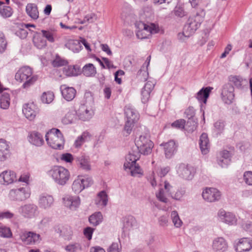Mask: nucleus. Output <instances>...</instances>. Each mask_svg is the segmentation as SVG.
I'll return each mask as SVG.
<instances>
[{"label":"nucleus","mask_w":252,"mask_h":252,"mask_svg":"<svg viewBox=\"0 0 252 252\" xmlns=\"http://www.w3.org/2000/svg\"><path fill=\"white\" fill-rule=\"evenodd\" d=\"M46 174L55 184L62 186L66 185L70 177L69 170L64 167L59 165L52 166L46 172Z\"/></svg>","instance_id":"nucleus-1"},{"label":"nucleus","mask_w":252,"mask_h":252,"mask_svg":"<svg viewBox=\"0 0 252 252\" xmlns=\"http://www.w3.org/2000/svg\"><path fill=\"white\" fill-rule=\"evenodd\" d=\"M17 81L23 83L22 87L27 89L32 85L38 79V76L33 74L32 69L29 66L19 68L15 75Z\"/></svg>","instance_id":"nucleus-2"},{"label":"nucleus","mask_w":252,"mask_h":252,"mask_svg":"<svg viewBox=\"0 0 252 252\" xmlns=\"http://www.w3.org/2000/svg\"><path fill=\"white\" fill-rule=\"evenodd\" d=\"M48 145L53 149L61 150L63 148L64 139L63 134L57 128H52L45 135Z\"/></svg>","instance_id":"nucleus-3"},{"label":"nucleus","mask_w":252,"mask_h":252,"mask_svg":"<svg viewBox=\"0 0 252 252\" xmlns=\"http://www.w3.org/2000/svg\"><path fill=\"white\" fill-rule=\"evenodd\" d=\"M135 26L136 36L141 39L148 38L152 34L157 33L159 31L158 26L153 23L146 24L139 21L135 23Z\"/></svg>","instance_id":"nucleus-4"},{"label":"nucleus","mask_w":252,"mask_h":252,"mask_svg":"<svg viewBox=\"0 0 252 252\" xmlns=\"http://www.w3.org/2000/svg\"><path fill=\"white\" fill-rule=\"evenodd\" d=\"M135 144L138 152L144 155L151 154L154 147L153 142L150 139L147 134L141 135L135 138Z\"/></svg>","instance_id":"nucleus-5"},{"label":"nucleus","mask_w":252,"mask_h":252,"mask_svg":"<svg viewBox=\"0 0 252 252\" xmlns=\"http://www.w3.org/2000/svg\"><path fill=\"white\" fill-rule=\"evenodd\" d=\"M94 183L92 178L88 175H79L73 181L71 189L75 194H79L84 189L91 187Z\"/></svg>","instance_id":"nucleus-6"},{"label":"nucleus","mask_w":252,"mask_h":252,"mask_svg":"<svg viewBox=\"0 0 252 252\" xmlns=\"http://www.w3.org/2000/svg\"><path fill=\"white\" fill-rule=\"evenodd\" d=\"M204 13H196L195 15L190 16L187 23L184 26L186 32L189 33L192 35L200 26L204 20Z\"/></svg>","instance_id":"nucleus-7"},{"label":"nucleus","mask_w":252,"mask_h":252,"mask_svg":"<svg viewBox=\"0 0 252 252\" xmlns=\"http://www.w3.org/2000/svg\"><path fill=\"white\" fill-rule=\"evenodd\" d=\"M18 213L25 219H32L39 214L38 207L33 203H27L21 205L18 208Z\"/></svg>","instance_id":"nucleus-8"},{"label":"nucleus","mask_w":252,"mask_h":252,"mask_svg":"<svg viewBox=\"0 0 252 252\" xmlns=\"http://www.w3.org/2000/svg\"><path fill=\"white\" fill-rule=\"evenodd\" d=\"M179 176L186 180H191L195 173V168L191 165L181 163L176 166Z\"/></svg>","instance_id":"nucleus-9"},{"label":"nucleus","mask_w":252,"mask_h":252,"mask_svg":"<svg viewBox=\"0 0 252 252\" xmlns=\"http://www.w3.org/2000/svg\"><path fill=\"white\" fill-rule=\"evenodd\" d=\"M30 192L26 188L11 189L9 193L10 198L14 201H23L30 197Z\"/></svg>","instance_id":"nucleus-10"},{"label":"nucleus","mask_w":252,"mask_h":252,"mask_svg":"<svg viewBox=\"0 0 252 252\" xmlns=\"http://www.w3.org/2000/svg\"><path fill=\"white\" fill-rule=\"evenodd\" d=\"M76 115L79 119L83 121H89L94 115L92 107L88 103L81 104L76 111Z\"/></svg>","instance_id":"nucleus-11"},{"label":"nucleus","mask_w":252,"mask_h":252,"mask_svg":"<svg viewBox=\"0 0 252 252\" xmlns=\"http://www.w3.org/2000/svg\"><path fill=\"white\" fill-rule=\"evenodd\" d=\"M217 217L220 221L229 225H235L237 224V219L236 216L234 214L226 212L222 209L218 211Z\"/></svg>","instance_id":"nucleus-12"},{"label":"nucleus","mask_w":252,"mask_h":252,"mask_svg":"<svg viewBox=\"0 0 252 252\" xmlns=\"http://www.w3.org/2000/svg\"><path fill=\"white\" fill-rule=\"evenodd\" d=\"M221 194L217 189L214 188H206L202 193L203 198L209 202L217 201L220 199Z\"/></svg>","instance_id":"nucleus-13"},{"label":"nucleus","mask_w":252,"mask_h":252,"mask_svg":"<svg viewBox=\"0 0 252 252\" xmlns=\"http://www.w3.org/2000/svg\"><path fill=\"white\" fill-rule=\"evenodd\" d=\"M234 89L230 84H226L222 87L221 96L223 101L227 104L232 103L234 98Z\"/></svg>","instance_id":"nucleus-14"},{"label":"nucleus","mask_w":252,"mask_h":252,"mask_svg":"<svg viewBox=\"0 0 252 252\" xmlns=\"http://www.w3.org/2000/svg\"><path fill=\"white\" fill-rule=\"evenodd\" d=\"M22 111L26 118L30 121L33 120L38 113L37 108L33 103L25 104Z\"/></svg>","instance_id":"nucleus-15"},{"label":"nucleus","mask_w":252,"mask_h":252,"mask_svg":"<svg viewBox=\"0 0 252 252\" xmlns=\"http://www.w3.org/2000/svg\"><path fill=\"white\" fill-rule=\"evenodd\" d=\"M27 139L30 144L36 147H41L44 143L43 135L36 131L30 132Z\"/></svg>","instance_id":"nucleus-16"},{"label":"nucleus","mask_w":252,"mask_h":252,"mask_svg":"<svg viewBox=\"0 0 252 252\" xmlns=\"http://www.w3.org/2000/svg\"><path fill=\"white\" fill-rule=\"evenodd\" d=\"M231 155L225 150L220 151L217 156V163L222 168L227 167L231 161Z\"/></svg>","instance_id":"nucleus-17"},{"label":"nucleus","mask_w":252,"mask_h":252,"mask_svg":"<svg viewBox=\"0 0 252 252\" xmlns=\"http://www.w3.org/2000/svg\"><path fill=\"white\" fill-rule=\"evenodd\" d=\"M54 199L53 197L47 194L40 195L38 199V205L41 209L48 210L53 205Z\"/></svg>","instance_id":"nucleus-18"},{"label":"nucleus","mask_w":252,"mask_h":252,"mask_svg":"<svg viewBox=\"0 0 252 252\" xmlns=\"http://www.w3.org/2000/svg\"><path fill=\"white\" fill-rule=\"evenodd\" d=\"M64 205L71 210H76L80 206V198L78 196L68 195L63 198Z\"/></svg>","instance_id":"nucleus-19"},{"label":"nucleus","mask_w":252,"mask_h":252,"mask_svg":"<svg viewBox=\"0 0 252 252\" xmlns=\"http://www.w3.org/2000/svg\"><path fill=\"white\" fill-rule=\"evenodd\" d=\"M237 252H245L252 249L251 240L248 238H242L238 240L235 245Z\"/></svg>","instance_id":"nucleus-20"},{"label":"nucleus","mask_w":252,"mask_h":252,"mask_svg":"<svg viewBox=\"0 0 252 252\" xmlns=\"http://www.w3.org/2000/svg\"><path fill=\"white\" fill-rule=\"evenodd\" d=\"M163 146L165 157L167 158H171L177 151V145L174 140H171L166 143H162L160 145Z\"/></svg>","instance_id":"nucleus-21"},{"label":"nucleus","mask_w":252,"mask_h":252,"mask_svg":"<svg viewBox=\"0 0 252 252\" xmlns=\"http://www.w3.org/2000/svg\"><path fill=\"white\" fill-rule=\"evenodd\" d=\"M16 176L11 170H5L0 174V182L3 184H10L16 181Z\"/></svg>","instance_id":"nucleus-22"},{"label":"nucleus","mask_w":252,"mask_h":252,"mask_svg":"<svg viewBox=\"0 0 252 252\" xmlns=\"http://www.w3.org/2000/svg\"><path fill=\"white\" fill-rule=\"evenodd\" d=\"M60 90L63 97L68 101L72 100L75 96L76 91L73 87L62 85L60 87Z\"/></svg>","instance_id":"nucleus-23"},{"label":"nucleus","mask_w":252,"mask_h":252,"mask_svg":"<svg viewBox=\"0 0 252 252\" xmlns=\"http://www.w3.org/2000/svg\"><path fill=\"white\" fill-rule=\"evenodd\" d=\"M227 247V243L222 237H218L213 242L212 248L216 252H224L226 251Z\"/></svg>","instance_id":"nucleus-24"},{"label":"nucleus","mask_w":252,"mask_h":252,"mask_svg":"<svg viewBox=\"0 0 252 252\" xmlns=\"http://www.w3.org/2000/svg\"><path fill=\"white\" fill-rule=\"evenodd\" d=\"M199 144L200 149L202 154L206 155L209 153L210 145L208 135L206 133H203L201 135L199 139Z\"/></svg>","instance_id":"nucleus-25"},{"label":"nucleus","mask_w":252,"mask_h":252,"mask_svg":"<svg viewBox=\"0 0 252 252\" xmlns=\"http://www.w3.org/2000/svg\"><path fill=\"white\" fill-rule=\"evenodd\" d=\"M140 158V153L137 152H129L126 157V161L124 167L126 170L127 167H132V165L137 164L136 161Z\"/></svg>","instance_id":"nucleus-26"},{"label":"nucleus","mask_w":252,"mask_h":252,"mask_svg":"<svg viewBox=\"0 0 252 252\" xmlns=\"http://www.w3.org/2000/svg\"><path fill=\"white\" fill-rule=\"evenodd\" d=\"M125 114L126 120L136 122L139 118L137 111L132 106L127 105L125 107Z\"/></svg>","instance_id":"nucleus-27"},{"label":"nucleus","mask_w":252,"mask_h":252,"mask_svg":"<svg viewBox=\"0 0 252 252\" xmlns=\"http://www.w3.org/2000/svg\"><path fill=\"white\" fill-rule=\"evenodd\" d=\"M77 164L82 170L89 171L91 170L90 159L89 157L82 155L77 158Z\"/></svg>","instance_id":"nucleus-28"},{"label":"nucleus","mask_w":252,"mask_h":252,"mask_svg":"<svg viewBox=\"0 0 252 252\" xmlns=\"http://www.w3.org/2000/svg\"><path fill=\"white\" fill-rule=\"evenodd\" d=\"M27 15L32 20H37L39 17V11L37 6L33 3H28L26 6Z\"/></svg>","instance_id":"nucleus-29"},{"label":"nucleus","mask_w":252,"mask_h":252,"mask_svg":"<svg viewBox=\"0 0 252 252\" xmlns=\"http://www.w3.org/2000/svg\"><path fill=\"white\" fill-rule=\"evenodd\" d=\"M212 87H206L202 88L196 95V98L200 102L206 104L207 99L208 98L211 90Z\"/></svg>","instance_id":"nucleus-30"},{"label":"nucleus","mask_w":252,"mask_h":252,"mask_svg":"<svg viewBox=\"0 0 252 252\" xmlns=\"http://www.w3.org/2000/svg\"><path fill=\"white\" fill-rule=\"evenodd\" d=\"M32 40L34 45L38 49H42L47 45L46 40L40 32H36L33 35Z\"/></svg>","instance_id":"nucleus-31"},{"label":"nucleus","mask_w":252,"mask_h":252,"mask_svg":"<svg viewBox=\"0 0 252 252\" xmlns=\"http://www.w3.org/2000/svg\"><path fill=\"white\" fill-rule=\"evenodd\" d=\"M137 226V221L134 217L128 216L126 217L124 220V231L126 232L132 229Z\"/></svg>","instance_id":"nucleus-32"},{"label":"nucleus","mask_w":252,"mask_h":252,"mask_svg":"<svg viewBox=\"0 0 252 252\" xmlns=\"http://www.w3.org/2000/svg\"><path fill=\"white\" fill-rule=\"evenodd\" d=\"M65 46L74 53H78L82 49L80 41L78 40L69 39L65 44Z\"/></svg>","instance_id":"nucleus-33"},{"label":"nucleus","mask_w":252,"mask_h":252,"mask_svg":"<svg viewBox=\"0 0 252 252\" xmlns=\"http://www.w3.org/2000/svg\"><path fill=\"white\" fill-rule=\"evenodd\" d=\"M108 202V196L105 191L99 192L95 199V203L98 207H105Z\"/></svg>","instance_id":"nucleus-34"},{"label":"nucleus","mask_w":252,"mask_h":252,"mask_svg":"<svg viewBox=\"0 0 252 252\" xmlns=\"http://www.w3.org/2000/svg\"><path fill=\"white\" fill-rule=\"evenodd\" d=\"M57 233L64 239L70 240L72 235V231L70 227L68 226H63L56 230Z\"/></svg>","instance_id":"nucleus-35"},{"label":"nucleus","mask_w":252,"mask_h":252,"mask_svg":"<svg viewBox=\"0 0 252 252\" xmlns=\"http://www.w3.org/2000/svg\"><path fill=\"white\" fill-rule=\"evenodd\" d=\"M91 135L89 132L85 131L82 134L79 136L75 140L74 145L76 148H80L86 142L88 141L91 139Z\"/></svg>","instance_id":"nucleus-36"},{"label":"nucleus","mask_w":252,"mask_h":252,"mask_svg":"<svg viewBox=\"0 0 252 252\" xmlns=\"http://www.w3.org/2000/svg\"><path fill=\"white\" fill-rule=\"evenodd\" d=\"M80 68L75 65H67L63 67V73L66 76H75L79 74Z\"/></svg>","instance_id":"nucleus-37"},{"label":"nucleus","mask_w":252,"mask_h":252,"mask_svg":"<svg viewBox=\"0 0 252 252\" xmlns=\"http://www.w3.org/2000/svg\"><path fill=\"white\" fill-rule=\"evenodd\" d=\"M10 103L9 94L4 92L1 94L0 97V107L3 109H7L9 108Z\"/></svg>","instance_id":"nucleus-38"},{"label":"nucleus","mask_w":252,"mask_h":252,"mask_svg":"<svg viewBox=\"0 0 252 252\" xmlns=\"http://www.w3.org/2000/svg\"><path fill=\"white\" fill-rule=\"evenodd\" d=\"M82 72L86 76L92 77L96 74V70L93 64L88 63L83 67Z\"/></svg>","instance_id":"nucleus-39"},{"label":"nucleus","mask_w":252,"mask_h":252,"mask_svg":"<svg viewBox=\"0 0 252 252\" xmlns=\"http://www.w3.org/2000/svg\"><path fill=\"white\" fill-rule=\"evenodd\" d=\"M76 112L71 110L68 111L62 119V123L63 125H69L73 123L76 119Z\"/></svg>","instance_id":"nucleus-40"},{"label":"nucleus","mask_w":252,"mask_h":252,"mask_svg":"<svg viewBox=\"0 0 252 252\" xmlns=\"http://www.w3.org/2000/svg\"><path fill=\"white\" fill-rule=\"evenodd\" d=\"M160 186L158 190L156 192V197L159 201L167 203L169 201L167 197L169 195L164 190L161 184H160Z\"/></svg>","instance_id":"nucleus-41"},{"label":"nucleus","mask_w":252,"mask_h":252,"mask_svg":"<svg viewBox=\"0 0 252 252\" xmlns=\"http://www.w3.org/2000/svg\"><path fill=\"white\" fill-rule=\"evenodd\" d=\"M103 220L102 215L101 212H97L92 214L89 217L90 222L94 226H97L100 224Z\"/></svg>","instance_id":"nucleus-42"},{"label":"nucleus","mask_w":252,"mask_h":252,"mask_svg":"<svg viewBox=\"0 0 252 252\" xmlns=\"http://www.w3.org/2000/svg\"><path fill=\"white\" fill-rule=\"evenodd\" d=\"M170 219L176 228H180L183 225V221L180 218L177 211H173L171 212Z\"/></svg>","instance_id":"nucleus-43"},{"label":"nucleus","mask_w":252,"mask_h":252,"mask_svg":"<svg viewBox=\"0 0 252 252\" xmlns=\"http://www.w3.org/2000/svg\"><path fill=\"white\" fill-rule=\"evenodd\" d=\"M41 33L49 42L53 43L55 41L56 33L54 31L42 30L41 31Z\"/></svg>","instance_id":"nucleus-44"},{"label":"nucleus","mask_w":252,"mask_h":252,"mask_svg":"<svg viewBox=\"0 0 252 252\" xmlns=\"http://www.w3.org/2000/svg\"><path fill=\"white\" fill-rule=\"evenodd\" d=\"M186 193V190L184 188H179L175 191H173V193H171V197L177 201H182L183 198L185 196Z\"/></svg>","instance_id":"nucleus-45"},{"label":"nucleus","mask_w":252,"mask_h":252,"mask_svg":"<svg viewBox=\"0 0 252 252\" xmlns=\"http://www.w3.org/2000/svg\"><path fill=\"white\" fill-rule=\"evenodd\" d=\"M12 13V8L10 6L4 5L3 2H2L1 7H0V15L3 18H7L11 17Z\"/></svg>","instance_id":"nucleus-46"},{"label":"nucleus","mask_w":252,"mask_h":252,"mask_svg":"<svg viewBox=\"0 0 252 252\" xmlns=\"http://www.w3.org/2000/svg\"><path fill=\"white\" fill-rule=\"evenodd\" d=\"M224 128V123L223 121L219 120L215 122L214 124V128L213 129V133L216 136L220 135Z\"/></svg>","instance_id":"nucleus-47"},{"label":"nucleus","mask_w":252,"mask_h":252,"mask_svg":"<svg viewBox=\"0 0 252 252\" xmlns=\"http://www.w3.org/2000/svg\"><path fill=\"white\" fill-rule=\"evenodd\" d=\"M54 98V94L52 92L48 91L44 92L41 96V100L43 103L49 104L51 103Z\"/></svg>","instance_id":"nucleus-48"},{"label":"nucleus","mask_w":252,"mask_h":252,"mask_svg":"<svg viewBox=\"0 0 252 252\" xmlns=\"http://www.w3.org/2000/svg\"><path fill=\"white\" fill-rule=\"evenodd\" d=\"M12 236L10 228L6 226H0V237L4 238H10Z\"/></svg>","instance_id":"nucleus-49"},{"label":"nucleus","mask_w":252,"mask_h":252,"mask_svg":"<svg viewBox=\"0 0 252 252\" xmlns=\"http://www.w3.org/2000/svg\"><path fill=\"white\" fill-rule=\"evenodd\" d=\"M68 62L66 60L62 58L58 55H56L55 58L52 61V64L54 67H60L65 65Z\"/></svg>","instance_id":"nucleus-50"},{"label":"nucleus","mask_w":252,"mask_h":252,"mask_svg":"<svg viewBox=\"0 0 252 252\" xmlns=\"http://www.w3.org/2000/svg\"><path fill=\"white\" fill-rule=\"evenodd\" d=\"M229 81L238 88L242 87L244 81L241 77L238 76H230L229 77Z\"/></svg>","instance_id":"nucleus-51"},{"label":"nucleus","mask_w":252,"mask_h":252,"mask_svg":"<svg viewBox=\"0 0 252 252\" xmlns=\"http://www.w3.org/2000/svg\"><path fill=\"white\" fill-rule=\"evenodd\" d=\"M64 249L67 252H78L81 250V246L78 243H71L65 246Z\"/></svg>","instance_id":"nucleus-52"},{"label":"nucleus","mask_w":252,"mask_h":252,"mask_svg":"<svg viewBox=\"0 0 252 252\" xmlns=\"http://www.w3.org/2000/svg\"><path fill=\"white\" fill-rule=\"evenodd\" d=\"M127 169L130 170L132 176H138L143 173L142 169L138 164L132 165V167H127Z\"/></svg>","instance_id":"nucleus-53"},{"label":"nucleus","mask_w":252,"mask_h":252,"mask_svg":"<svg viewBox=\"0 0 252 252\" xmlns=\"http://www.w3.org/2000/svg\"><path fill=\"white\" fill-rule=\"evenodd\" d=\"M29 233V232L21 231L19 234L21 240L25 244L31 245L32 240Z\"/></svg>","instance_id":"nucleus-54"},{"label":"nucleus","mask_w":252,"mask_h":252,"mask_svg":"<svg viewBox=\"0 0 252 252\" xmlns=\"http://www.w3.org/2000/svg\"><path fill=\"white\" fill-rule=\"evenodd\" d=\"M29 235L31 238L32 243L31 244H38L41 240L40 235L38 234L35 233L33 232L29 231Z\"/></svg>","instance_id":"nucleus-55"},{"label":"nucleus","mask_w":252,"mask_h":252,"mask_svg":"<svg viewBox=\"0 0 252 252\" xmlns=\"http://www.w3.org/2000/svg\"><path fill=\"white\" fill-rule=\"evenodd\" d=\"M135 123V122L126 120L124 130L125 132H126L127 135H129L131 132L133 127L134 126V124Z\"/></svg>","instance_id":"nucleus-56"},{"label":"nucleus","mask_w":252,"mask_h":252,"mask_svg":"<svg viewBox=\"0 0 252 252\" xmlns=\"http://www.w3.org/2000/svg\"><path fill=\"white\" fill-rule=\"evenodd\" d=\"M243 179L246 184L252 186V172L246 171L243 174Z\"/></svg>","instance_id":"nucleus-57"},{"label":"nucleus","mask_w":252,"mask_h":252,"mask_svg":"<svg viewBox=\"0 0 252 252\" xmlns=\"http://www.w3.org/2000/svg\"><path fill=\"white\" fill-rule=\"evenodd\" d=\"M162 188L164 190L169 196H171V193L173 192V186L167 181H165L163 183V186Z\"/></svg>","instance_id":"nucleus-58"},{"label":"nucleus","mask_w":252,"mask_h":252,"mask_svg":"<svg viewBox=\"0 0 252 252\" xmlns=\"http://www.w3.org/2000/svg\"><path fill=\"white\" fill-rule=\"evenodd\" d=\"M151 92L142 89L141 91V101L143 103H146L149 99Z\"/></svg>","instance_id":"nucleus-59"},{"label":"nucleus","mask_w":252,"mask_h":252,"mask_svg":"<svg viewBox=\"0 0 252 252\" xmlns=\"http://www.w3.org/2000/svg\"><path fill=\"white\" fill-rule=\"evenodd\" d=\"M190 36H191V34L189 32H186L185 29L183 28V32L178 34V38L180 41L184 42Z\"/></svg>","instance_id":"nucleus-60"},{"label":"nucleus","mask_w":252,"mask_h":252,"mask_svg":"<svg viewBox=\"0 0 252 252\" xmlns=\"http://www.w3.org/2000/svg\"><path fill=\"white\" fill-rule=\"evenodd\" d=\"M61 159L66 162L71 163L73 160V157L70 153H64L61 155Z\"/></svg>","instance_id":"nucleus-61"},{"label":"nucleus","mask_w":252,"mask_h":252,"mask_svg":"<svg viewBox=\"0 0 252 252\" xmlns=\"http://www.w3.org/2000/svg\"><path fill=\"white\" fill-rule=\"evenodd\" d=\"M0 150L3 152H10L9 146L7 142L3 139H0Z\"/></svg>","instance_id":"nucleus-62"},{"label":"nucleus","mask_w":252,"mask_h":252,"mask_svg":"<svg viewBox=\"0 0 252 252\" xmlns=\"http://www.w3.org/2000/svg\"><path fill=\"white\" fill-rule=\"evenodd\" d=\"M186 122L183 119L177 120L172 124V126L178 128H184L185 126Z\"/></svg>","instance_id":"nucleus-63"},{"label":"nucleus","mask_w":252,"mask_h":252,"mask_svg":"<svg viewBox=\"0 0 252 252\" xmlns=\"http://www.w3.org/2000/svg\"><path fill=\"white\" fill-rule=\"evenodd\" d=\"M158 223L160 226L166 227L168 225L169 221L168 217L165 216H161L158 218Z\"/></svg>","instance_id":"nucleus-64"}]
</instances>
